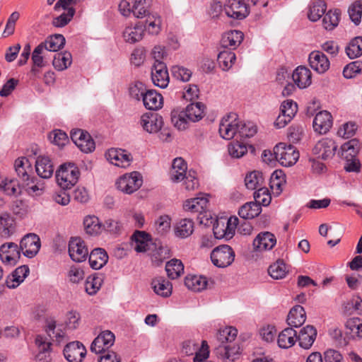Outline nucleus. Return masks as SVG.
I'll use <instances>...</instances> for the list:
<instances>
[{
  "mask_svg": "<svg viewBox=\"0 0 362 362\" xmlns=\"http://www.w3.org/2000/svg\"><path fill=\"white\" fill-rule=\"evenodd\" d=\"M80 171L74 163H65L56 171L57 184L63 189H71L78 182Z\"/></svg>",
  "mask_w": 362,
  "mask_h": 362,
  "instance_id": "nucleus-1",
  "label": "nucleus"
},
{
  "mask_svg": "<svg viewBox=\"0 0 362 362\" xmlns=\"http://www.w3.org/2000/svg\"><path fill=\"white\" fill-rule=\"evenodd\" d=\"M358 143L357 140L352 139L341 147V156L345 158L344 169L348 173H358L361 170V164L356 156L358 151Z\"/></svg>",
  "mask_w": 362,
  "mask_h": 362,
  "instance_id": "nucleus-2",
  "label": "nucleus"
},
{
  "mask_svg": "<svg viewBox=\"0 0 362 362\" xmlns=\"http://www.w3.org/2000/svg\"><path fill=\"white\" fill-rule=\"evenodd\" d=\"M275 160L285 167L294 165L299 158V153L293 145L279 143L274 147Z\"/></svg>",
  "mask_w": 362,
  "mask_h": 362,
  "instance_id": "nucleus-3",
  "label": "nucleus"
},
{
  "mask_svg": "<svg viewBox=\"0 0 362 362\" xmlns=\"http://www.w3.org/2000/svg\"><path fill=\"white\" fill-rule=\"evenodd\" d=\"M210 257L214 265L217 267L225 268L233 262L235 252L229 245H221L211 251Z\"/></svg>",
  "mask_w": 362,
  "mask_h": 362,
  "instance_id": "nucleus-4",
  "label": "nucleus"
},
{
  "mask_svg": "<svg viewBox=\"0 0 362 362\" xmlns=\"http://www.w3.org/2000/svg\"><path fill=\"white\" fill-rule=\"evenodd\" d=\"M143 180L141 174L134 171L130 174H125L120 177L116 182L119 190L126 193L132 194L136 191L142 185Z\"/></svg>",
  "mask_w": 362,
  "mask_h": 362,
  "instance_id": "nucleus-5",
  "label": "nucleus"
},
{
  "mask_svg": "<svg viewBox=\"0 0 362 362\" xmlns=\"http://www.w3.org/2000/svg\"><path fill=\"white\" fill-rule=\"evenodd\" d=\"M71 139L73 142L84 153L92 152L95 144L89 133L80 129H73L71 132Z\"/></svg>",
  "mask_w": 362,
  "mask_h": 362,
  "instance_id": "nucleus-6",
  "label": "nucleus"
},
{
  "mask_svg": "<svg viewBox=\"0 0 362 362\" xmlns=\"http://www.w3.org/2000/svg\"><path fill=\"white\" fill-rule=\"evenodd\" d=\"M68 250L71 259L76 262L85 261L88 255V250L84 241L78 237L71 238Z\"/></svg>",
  "mask_w": 362,
  "mask_h": 362,
  "instance_id": "nucleus-7",
  "label": "nucleus"
},
{
  "mask_svg": "<svg viewBox=\"0 0 362 362\" xmlns=\"http://www.w3.org/2000/svg\"><path fill=\"white\" fill-rule=\"evenodd\" d=\"M239 122H236V115L230 113L221 120L219 126V133L225 139H231L238 134Z\"/></svg>",
  "mask_w": 362,
  "mask_h": 362,
  "instance_id": "nucleus-8",
  "label": "nucleus"
},
{
  "mask_svg": "<svg viewBox=\"0 0 362 362\" xmlns=\"http://www.w3.org/2000/svg\"><path fill=\"white\" fill-rule=\"evenodd\" d=\"M224 11L228 17L238 20L245 18L249 14L247 5L240 0H227Z\"/></svg>",
  "mask_w": 362,
  "mask_h": 362,
  "instance_id": "nucleus-9",
  "label": "nucleus"
},
{
  "mask_svg": "<svg viewBox=\"0 0 362 362\" xmlns=\"http://www.w3.org/2000/svg\"><path fill=\"white\" fill-rule=\"evenodd\" d=\"M20 258L21 252L16 244L8 243L0 247V259L4 264L14 266Z\"/></svg>",
  "mask_w": 362,
  "mask_h": 362,
  "instance_id": "nucleus-10",
  "label": "nucleus"
},
{
  "mask_svg": "<svg viewBox=\"0 0 362 362\" xmlns=\"http://www.w3.org/2000/svg\"><path fill=\"white\" fill-rule=\"evenodd\" d=\"M86 354V347L78 341L67 344L64 349V357L69 362H81Z\"/></svg>",
  "mask_w": 362,
  "mask_h": 362,
  "instance_id": "nucleus-11",
  "label": "nucleus"
},
{
  "mask_svg": "<svg viewBox=\"0 0 362 362\" xmlns=\"http://www.w3.org/2000/svg\"><path fill=\"white\" fill-rule=\"evenodd\" d=\"M114 334L109 331L102 332L92 342L90 351L95 354H100L110 348L115 342Z\"/></svg>",
  "mask_w": 362,
  "mask_h": 362,
  "instance_id": "nucleus-12",
  "label": "nucleus"
},
{
  "mask_svg": "<svg viewBox=\"0 0 362 362\" xmlns=\"http://www.w3.org/2000/svg\"><path fill=\"white\" fill-rule=\"evenodd\" d=\"M151 78L153 84L165 88L169 83V75L165 63H154L151 70Z\"/></svg>",
  "mask_w": 362,
  "mask_h": 362,
  "instance_id": "nucleus-13",
  "label": "nucleus"
},
{
  "mask_svg": "<svg viewBox=\"0 0 362 362\" xmlns=\"http://www.w3.org/2000/svg\"><path fill=\"white\" fill-rule=\"evenodd\" d=\"M240 346L236 343H229V344H218L215 349L214 352L217 357L221 358L225 362H233L240 354Z\"/></svg>",
  "mask_w": 362,
  "mask_h": 362,
  "instance_id": "nucleus-14",
  "label": "nucleus"
},
{
  "mask_svg": "<svg viewBox=\"0 0 362 362\" xmlns=\"http://www.w3.org/2000/svg\"><path fill=\"white\" fill-rule=\"evenodd\" d=\"M337 148V146L333 140L325 138L319 141L315 145L313 152L318 158L326 160L334 155Z\"/></svg>",
  "mask_w": 362,
  "mask_h": 362,
  "instance_id": "nucleus-15",
  "label": "nucleus"
},
{
  "mask_svg": "<svg viewBox=\"0 0 362 362\" xmlns=\"http://www.w3.org/2000/svg\"><path fill=\"white\" fill-rule=\"evenodd\" d=\"M140 123L146 132L153 134L161 129L163 120V117L158 114L150 113L143 115Z\"/></svg>",
  "mask_w": 362,
  "mask_h": 362,
  "instance_id": "nucleus-16",
  "label": "nucleus"
},
{
  "mask_svg": "<svg viewBox=\"0 0 362 362\" xmlns=\"http://www.w3.org/2000/svg\"><path fill=\"white\" fill-rule=\"evenodd\" d=\"M308 60L310 67L319 74H324L329 67V61L322 52H312L309 55Z\"/></svg>",
  "mask_w": 362,
  "mask_h": 362,
  "instance_id": "nucleus-17",
  "label": "nucleus"
},
{
  "mask_svg": "<svg viewBox=\"0 0 362 362\" xmlns=\"http://www.w3.org/2000/svg\"><path fill=\"white\" fill-rule=\"evenodd\" d=\"M276 244L275 235L268 231L259 233L253 241L254 249L257 251L272 250Z\"/></svg>",
  "mask_w": 362,
  "mask_h": 362,
  "instance_id": "nucleus-18",
  "label": "nucleus"
},
{
  "mask_svg": "<svg viewBox=\"0 0 362 362\" xmlns=\"http://www.w3.org/2000/svg\"><path fill=\"white\" fill-rule=\"evenodd\" d=\"M332 126V117L326 111L318 112L313 120V128L316 132L320 134H326Z\"/></svg>",
  "mask_w": 362,
  "mask_h": 362,
  "instance_id": "nucleus-19",
  "label": "nucleus"
},
{
  "mask_svg": "<svg viewBox=\"0 0 362 362\" xmlns=\"http://www.w3.org/2000/svg\"><path fill=\"white\" fill-rule=\"evenodd\" d=\"M44 330L50 340L60 344L66 337L65 332L60 328H57V321L53 317L45 320Z\"/></svg>",
  "mask_w": 362,
  "mask_h": 362,
  "instance_id": "nucleus-20",
  "label": "nucleus"
},
{
  "mask_svg": "<svg viewBox=\"0 0 362 362\" xmlns=\"http://www.w3.org/2000/svg\"><path fill=\"white\" fill-rule=\"evenodd\" d=\"M35 170L38 176L44 179L51 177L54 173V166L51 159L46 156H38L35 161Z\"/></svg>",
  "mask_w": 362,
  "mask_h": 362,
  "instance_id": "nucleus-21",
  "label": "nucleus"
},
{
  "mask_svg": "<svg viewBox=\"0 0 362 362\" xmlns=\"http://www.w3.org/2000/svg\"><path fill=\"white\" fill-rule=\"evenodd\" d=\"M151 261L156 266H159L163 261L170 257V250L167 246H163L160 240H156L150 250Z\"/></svg>",
  "mask_w": 362,
  "mask_h": 362,
  "instance_id": "nucleus-22",
  "label": "nucleus"
},
{
  "mask_svg": "<svg viewBox=\"0 0 362 362\" xmlns=\"http://www.w3.org/2000/svg\"><path fill=\"white\" fill-rule=\"evenodd\" d=\"M131 240L135 242L134 250L137 252H144L150 250L152 244V239L151 235L145 231L136 230L132 235Z\"/></svg>",
  "mask_w": 362,
  "mask_h": 362,
  "instance_id": "nucleus-23",
  "label": "nucleus"
},
{
  "mask_svg": "<svg viewBox=\"0 0 362 362\" xmlns=\"http://www.w3.org/2000/svg\"><path fill=\"white\" fill-rule=\"evenodd\" d=\"M214 284V281H208L206 277L203 276H187L185 279V285L193 291H202Z\"/></svg>",
  "mask_w": 362,
  "mask_h": 362,
  "instance_id": "nucleus-24",
  "label": "nucleus"
},
{
  "mask_svg": "<svg viewBox=\"0 0 362 362\" xmlns=\"http://www.w3.org/2000/svg\"><path fill=\"white\" fill-rule=\"evenodd\" d=\"M317 336V330L313 325H307L302 328L297 335L299 346L305 349H310Z\"/></svg>",
  "mask_w": 362,
  "mask_h": 362,
  "instance_id": "nucleus-25",
  "label": "nucleus"
},
{
  "mask_svg": "<svg viewBox=\"0 0 362 362\" xmlns=\"http://www.w3.org/2000/svg\"><path fill=\"white\" fill-rule=\"evenodd\" d=\"M41 247L40 239L35 233H28L24 235V256L28 258L34 257Z\"/></svg>",
  "mask_w": 362,
  "mask_h": 362,
  "instance_id": "nucleus-26",
  "label": "nucleus"
},
{
  "mask_svg": "<svg viewBox=\"0 0 362 362\" xmlns=\"http://www.w3.org/2000/svg\"><path fill=\"white\" fill-rule=\"evenodd\" d=\"M292 78L299 88H305L311 84L312 74L308 68L299 66L293 71Z\"/></svg>",
  "mask_w": 362,
  "mask_h": 362,
  "instance_id": "nucleus-27",
  "label": "nucleus"
},
{
  "mask_svg": "<svg viewBox=\"0 0 362 362\" xmlns=\"http://www.w3.org/2000/svg\"><path fill=\"white\" fill-rule=\"evenodd\" d=\"M306 320V313L303 306L297 305L293 307L287 316V323L290 327H299Z\"/></svg>",
  "mask_w": 362,
  "mask_h": 362,
  "instance_id": "nucleus-28",
  "label": "nucleus"
},
{
  "mask_svg": "<svg viewBox=\"0 0 362 362\" xmlns=\"http://www.w3.org/2000/svg\"><path fill=\"white\" fill-rule=\"evenodd\" d=\"M244 38V34L240 30H230L223 34L221 44L223 47L234 49L238 47Z\"/></svg>",
  "mask_w": 362,
  "mask_h": 362,
  "instance_id": "nucleus-29",
  "label": "nucleus"
},
{
  "mask_svg": "<svg viewBox=\"0 0 362 362\" xmlns=\"http://www.w3.org/2000/svg\"><path fill=\"white\" fill-rule=\"evenodd\" d=\"M187 163L182 158H175L169 173L170 180L174 182H179L183 180L185 175L187 174Z\"/></svg>",
  "mask_w": 362,
  "mask_h": 362,
  "instance_id": "nucleus-30",
  "label": "nucleus"
},
{
  "mask_svg": "<svg viewBox=\"0 0 362 362\" xmlns=\"http://www.w3.org/2000/svg\"><path fill=\"white\" fill-rule=\"evenodd\" d=\"M151 288L158 296L166 298L171 295L173 286L171 283L163 276H157L152 279Z\"/></svg>",
  "mask_w": 362,
  "mask_h": 362,
  "instance_id": "nucleus-31",
  "label": "nucleus"
},
{
  "mask_svg": "<svg viewBox=\"0 0 362 362\" xmlns=\"http://www.w3.org/2000/svg\"><path fill=\"white\" fill-rule=\"evenodd\" d=\"M297 341V332L293 327H287L282 330L277 339L279 347L288 349L293 346Z\"/></svg>",
  "mask_w": 362,
  "mask_h": 362,
  "instance_id": "nucleus-32",
  "label": "nucleus"
},
{
  "mask_svg": "<svg viewBox=\"0 0 362 362\" xmlns=\"http://www.w3.org/2000/svg\"><path fill=\"white\" fill-rule=\"evenodd\" d=\"M205 105L201 102L189 104L184 111L189 121L195 122L199 121L204 115Z\"/></svg>",
  "mask_w": 362,
  "mask_h": 362,
  "instance_id": "nucleus-33",
  "label": "nucleus"
},
{
  "mask_svg": "<svg viewBox=\"0 0 362 362\" xmlns=\"http://www.w3.org/2000/svg\"><path fill=\"white\" fill-rule=\"evenodd\" d=\"M88 261L91 268L100 269L107 262L108 255L104 249L95 248L90 252Z\"/></svg>",
  "mask_w": 362,
  "mask_h": 362,
  "instance_id": "nucleus-34",
  "label": "nucleus"
},
{
  "mask_svg": "<svg viewBox=\"0 0 362 362\" xmlns=\"http://www.w3.org/2000/svg\"><path fill=\"white\" fill-rule=\"evenodd\" d=\"M142 100L144 106L148 110H158L163 105L162 95L154 90H147Z\"/></svg>",
  "mask_w": 362,
  "mask_h": 362,
  "instance_id": "nucleus-35",
  "label": "nucleus"
},
{
  "mask_svg": "<svg viewBox=\"0 0 362 362\" xmlns=\"http://www.w3.org/2000/svg\"><path fill=\"white\" fill-rule=\"evenodd\" d=\"M66 40L64 37L61 34H55L49 36L44 42L40 45H42L45 50L49 52H57L64 47Z\"/></svg>",
  "mask_w": 362,
  "mask_h": 362,
  "instance_id": "nucleus-36",
  "label": "nucleus"
},
{
  "mask_svg": "<svg viewBox=\"0 0 362 362\" xmlns=\"http://www.w3.org/2000/svg\"><path fill=\"white\" fill-rule=\"evenodd\" d=\"M0 189H2L7 195L13 196L17 198L21 194L22 187L17 179H7L2 180L0 183Z\"/></svg>",
  "mask_w": 362,
  "mask_h": 362,
  "instance_id": "nucleus-37",
  "label": "nucleus"
},
{
  "mask_svg": "<svg viewBox=\"0 0 362 362\" xmlns=\"http://www.w3.org/2000/svg\"><path fill=\"white\" fill-rule=\"evenodd\" d=\"M144 33V25L136 24L134 27L126 28L123 32V37L126 42L135 43L142 39Z\"/></svg>",
  "mask_w": 362,
  "mask_h": 362,
  "instance_id": "nucleus-38",
  "label": "nucleus"
},
{
  "mask_svg": "<svg viewBox=\"0 0 362 362\" xmlns=\"http://www.w3.org/2000/svg\"><path fill=\"white\" fill-rule=\"evenodd\" d=\"M261 211V206L258 204L251 202L243 205L238 211V214L241 218L247 220L255 218Z\"/></svg>",
  "mask_w": 362,
  "mask_h": 362,
  "instance_id": "nucleus-39",
  "label": "nucleus"
},
{
  "mask_svg": "<svg viewBox=\"0 0 362 362\" xmlns=\"http://www.w3.org/2000/svg\"><path fill=\"white\" fill-rule=\"evenodd\" d=\"M84 229L90 235H97L103 230V224L95 216H88L83 221Z\"/></svg>",
  "mask_w": 362,
  "mask_h": 362,
  "instance_id": "nucleus-40",
  "label": "nucleus"
},
{
  "mask_svg": "<svg viewBox=\"0 0 362 362\" xmlns=\"http://www.w3.org/2000/svg\"><path fill=\"white\" fill-rule=\"evenodd\" d=\"M207 203L208 200L206 198H194L187 200L183 205V208L186 211L199 212L202 214L206 208Z\"/></svg>",
  "mask_w": 362,
  "mask_h": 362,
  "instance_id": "nucleus-41",
  "label": "nucleus"
},
{
  "mask_svg": "<svg viewBox=\"0 0 362 362\" xmlns=\"http://www.w3.org/2000/svg\"><path fill=\"white\" fill-rule=\"evenodd\" d=\"M72 62V56L70 52H64L57 53L53 59L52 64L57 71L66 69Z\"/></svg>",
  "mask_w": 362,
  "mask_h": 362,
  "instance_id": "nucleus-42",
  "label": "nucleus"
},
{
  "mask_svg": "<svg viewBox=\"0 0 362 362\" xmlns=\"http://www.w3.org/2000/svg\"><path fill=\"white\" fill-rule=\"evenodd\" d=\"M165 271L168 276L171 279H175L184 272V265L181 260L172 259L166 263Z\"/></svg>",
  "mask_w": 362,
  "mask_h": 362,
  "instance_id": "nucleus-43",
  "label": "nucleus"
},
{
  "mask_svg": "<svg viewBox=\"0 0 362 362\" xmlns=\"http://www.w3.org/2000/svg\"><path fill=\"white\" fill-rule=\"evenodd\" d=\"M194 230V223L190 218L180 220L176 225L175 232L177 237L185 238L189 237Z\"/></svg>",
  "mask_w": 362,
  "mask_h": 362,
  "instance_id": "nucleus-44",
  "label": "nucleus"
},
{
  "mask_svg": "<svg viewBox=\"0 0 362 362\" xmlns=\"http://www.w3.org/2000/svg\"><path fill=\"white\" fill-rule=\"evenodd\" d=\"M339 10L335 9L334 11L329 10L325 13L322 18V26L327 30H334L339 24Z\"/></svg>",
  "mask_w": 362,
  "mask_h": 362,
  "instance_id": "nucleus-45",
  "label": "nucleus"
},
{
  "mask_svg": "<svg viewBox=\"0 0 362 362\" xmlns=\"http://www.w3.org/2000/svg\"><path fill=\"white\" fill-rule=\"evenodd\" d=\"M326 9L327 5L324 1L317 0L310 7L308 17L311 21L315 22L324 16Z\"/></svg>",
  "mask_w": 362,
  "mask_h": 362,
  "instance_id": "nucleus-46",
  "label": "nucleus"
},
{
  "mask_svg": "<svg viewBox=\"0 0 362 362\" xmlns=\"http://www.w3.org/2000/svg\"><path fill=\"white\" fill-rule=\"evenodd\" d=\"M237 334V329L232 327H226L218 331L216 338L219 344H229V343L234 342Z\"/></svg>",
  "mask_w": 362,
  "mask_h": 362,
  "instance_id": "nucleus-47",
  "label": "nucleus"
},
{
  "mask_svg": "<svg viewBox=\"0 0 362 362\" xmlns=\"http://www.w3.org/2000/svg\"><path fill=\"white\" fill-rule=\"evenodd\" d=\"M102 275L93 274L88 276L85 282L86 291L90 296L95 295L102 286Z\"/></svg>",
  "mask_w": 362,
  "mask_h": 362,
  "instance_id": "nucleus-48",
  "label": "nucleus"
},
{
  "mask_svg": "<svg viewBox=\"0 0 362 362\" xmlns=\"http://www.w3.org/2000/svg\"><path fill=\"white\" fill-rule=\"evenodd\" d=\"M268 273L274 279H281L288 273L286 264L282 259H278L268 268Z\"/></svg>",
  "mask_w": 362,
  "mask_h": 362,
  "instance_id": "nucleus-49",
  "label": "nucleus"
},
{
  "mask_svg": "<svg viewBox=\"0 0 362 362\" xmlns=\"http://www.w3.org/2000/svg\"><path fill=\"white\" fill-rule=\"evenodd\" d=\"M151 0H136L132 6V13L136 18H142L151 16L148 8Z\"/></svg>",
  "mask_w": 362,
  "mask_h": 362,
  "instance_id": "nucleus-50",
  "label": "nucleus"
},
{
  "mask_svg": "<svg viewBox=\"0 0 362 362\" xmlns=\"http://www.w3.org/2000/svg\"><path fill=\"white\" fill-rule=\"evenodd\" d=\"M346 53L350 59H355L362 55V37L352 39L346 47Z\"/></svg>",
  "mask_w": 362,
  "mask_h": 362,
  "instance_id": "nucleus-51",
  "label": "nucleus"
},
{
  "mask_svg": "<svg viewBox=\"0 0 362 362\" xmlns=\"http://www.w3.org/2000/svg\"><path fill=\"white\" fill-rule=\"evenodd\" d=\"M263 182L262 173L259 171L251 172L245 176V185L248 189L254 190L262 187Z\"/></svg>",
  "mask_w": 362,
  "mask_h": 362,
  "instance_id": "nucleus-52",
  "label": "nucleus"
},
{
  "mask_svg": "<svg viewBox=\"0 0 362 362\" xmlns=\"http://www.w3.org/2000/svg\"><path fill=\"white\" fill-rule=\"evenodd\" d=\"M236 59L235 54L230 50H223L218 55V62L223 70H228Z\"/></svg>",
  "mask_w": 362,
  "mask_h": 362,
  "instance_id": "nucleus-53",
  "label": "nucleus"
},
{
  "mask_svg": "<svg viewBox=\"0 0 362 362\" xmlns=\"http://www.w3.org/2000/svg\"><path fill=\"white\" fill-rule=\"evenodd\" d=\"M144 28L152 35H157L161 28V19L159 16L151 15L147 17Z\"/></svg>",
  "mask_w": 362,
  "mask_h": 362,
  "instance_id": "nucleus-54",
  "label": "nucleus"
},
{
  "mask_svg": "<svg viewBox=\"0 0 362 362\" xmlns=\"http://www.w3.org/2000/svg\"><path fill=\"white\" fill-rule=\"evenodd\" d=\"M23 266L17 267L10 275L8 276L6 284L9 288H16L23 282Z\"/></svg>",
  "mask_w": 362,
  "mask_h": 362,
  "instance_id": "nucleus-55",
  "label": "nucleus"
},
{
  "mask_svg": "<svg viewBox=\"0 0 362 362\" xmlns=\"http://www.w3.org/2000/svg\"><path fill=\"white\" fill-rule=\"evenodd\" d=\"M257 132V126L251 122H239L238 134L241 138H250L253 136Z\"/></svg>",
  "mask_w": 362,
  "mask_h": 362,
  "instance_id": "nucleus-56",
  "label": "nucleus"
},
{
  "mask_svg": "<svg viewBox=\"0 0 362 362\" xmlns=\"http://www.w3.org/2000/svg\"><path fill=\"white\" fill-rule=\"evenodd\" d=\"M255 203L267 206L271 203L272 197L266 187H260L254 193Z\"/></svg>",
  "mask_w": 362,
  "mask_h": 362,
  "instance_id": "nucleus-57",
  "label": "nucleus"
},
{
  "mask_svg": "<svg viewBox=\"0 0 362 362\" xmlns=\"http://www.w3.org/2000/svg\"><path fill=\"white\" fill-rule=\"evenodd\" d=\"M171 72L174 78L183 82L189 81L192 74L187 68L178 65L172 66Z\"/></svg>",
  "mask_w": 362,
  "mask_h": 362,
  "instance_id": "nucleus-58",
  "label": "nucleus"
},
{
  "mask_svg": "<svg viewBox=\"0 0 362 362\" xmlns=\"http://www.w3.org/2000/svg\"><path fill=\"white\" fill-rule=\"evenodd\" d=\"M187 120L186 115H184V111L180 112L177 110L172 111L171 122L178 129H185L187 126Z\"/></svg>",
  "mask_w": 362,
  "mask_h": 362,
  "instance_id": "nucleus-59",
  "label": "nucleus"
},
{
  "mask_svg": "<svg viewBox=\"0 0 362 362\" xmlns=\"http://www.w3.org/2000/svg\"><path fill=\"white\" fill-rule=\"evenodd\" d=\"M229 154L235 158L243 157L247 152V146L239 141H234L228 145Z\"/></svg>",
  "mask_w": 362,
  "mask_h": 362,
  "instance_id": "nucleus-60",
  "label": "nucleus"
},
{
  "mask_svg": "<svg viewBox=\"0 0 362 362\" xmlns=\"http://www.w3.org/2000/svg\"><path fill=\"white\" fill-rule=\"evenodd\" d=\"M49 137L53 144L59 146H64L69 142V137L67 134L60 129H54L52 131Z\"/></svg>",
  "mask_w": 362,
  "mask_h": 362,
  "instance_id": "nucleus-61",
  "label": "nucleus"
},
{
  "mask_svg": "<svg viewBox=\"0 0 362 362\" xmlns=\"http://www.w3.org/2000/svg\"><path fill=\"white\" fill-rule=\"evenodd\" d=\"M348 12L350 19L355 25H358L362 16V4L360 1L354 2L349 6Z\"/></svg>",
  "mask_w": 362,
  "mask_h": 362,
  "instance_id": "nucleus-62",
  "label": "nucleus"
},
{
  "mask_svg": "<svg viewBox=\"0 0 362 362\" xmlns=\"http://www.w3.org/2000/svg\"><path fill=\"white\" fill-rule=\"evenodd\" d=\"M74 13V8H69L66 13H63L59 16L54 18L52 21V24L56 27H64L71 21Z\"/></svg>",
  "mask_w": 362,
  "mask_h": 362,
  "instance_id": "nucleus-63",
  "label": "nucleus"
},
{
  "mask_svg": "<svg viewBox=\"0 0 362 362\" xmlns=\"http://www.w3.org/2000/svg\"><path fill=\"white\" fill-rule=\"evenodd\" d=\"M346 327L350 329L353 336L362 337V322L359 318L349 320L346 323Z\"/></svg>",
  "mask_w": 362,
  "mask_h": 362,
  "instance_id": "nucleus-64",
  "label": "nucleus"
}]
</instances>
